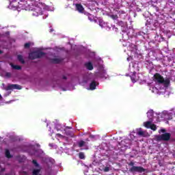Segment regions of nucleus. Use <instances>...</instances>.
Returning <instances> with one entry per match:
<instances>
[{"mask_svg":"<svg viewBox=\"0 0 175 175\" xmlns=\"http://www.w3.org/2000/svg\"><path fill=\"white\" fill-rule=\"evenodd\" d=\"M154 81L158 83V84H164V85L167 86L170 84V80L169 79H165L159 73H155L154 75Z\"/></svg>","mask_w":175,"mask_h":175,"instance_id":"1","label":"nucleus"},{"mask_svg":"<svg viewBox=\"0 0 175 175\" xmlns=\"http://www.w3.org/2000/svg\"><path fill=\"white\" fill-rule=\"evenodd\" d=\"M46 55V53L42 51H35L29 54V59H38Z\"/></svg>","mask_w":175,"mask_h":175,"instance_id":"2","label":"nucleus"},{"mask_svg":"<svg viewBox=\"0 0 175 175\" xmlns=\"http://www.w3.org/2000/svg\"><path fill=\"white\" fill-rule=\"evenodd\" d=\"M170 137H172V135L169 133H165L161 135L156 136V140L157 142H169Z\"/></svg>","mask_w":175,"mask_h":175,"instance_id":"3","label":"nucleus"},{"mask_svg":"<svg viewBox=\"0 0 175 175\" xmlns=\"http://www.w3.org/2000/svg\"><path fill=\"white\" fill-rule=\"evenodd\" d=\"M129 172L131 173H135V172L137 173H143L146 172V170L142 166H133L129 169Z\"/></svg>","mask_w":175,"mask_h":175,"instance_id":"4","label":"nucleus"},{"mask_svg":"<svg viewBox=\"0 0 175 175\" xmlns=\"http://www.w3.org/2000/svg\"><path fill=\"white\" fill-rule=\"evenodd\" d=\"M21 88H23V87H21L20 85L11 84L5 87L4 90H5V91H10V90H21Z\"/></svg>","mask_w":175,"mask_h":175,"instance_id":"5","label":"nucleus"},{"mask_svg":"<svg viewBox=\"0 0 175 175\" xmlns=\"http://www.w3.org/2000/svg\"><path fill=\"white\" fill-rule=\"evenodd\" d=\"M31 14L35 17L40 16V14H42V9L40 7L34 8L33 10H31Z\"/></svg>","mask_w":175,"mask_h":175,"instance_id":"6","label":"nucleus"},{"mask_svg":"<svg viewBox=\"0 0 175 175\" xmlns=\"http://www.w3.org/2000/svg\"><path fill=\"white\" fill-rule=\"evenodd\" d=\"M75 10L77 12H79V13H84V7H83V5L81 3H76L75 4Z\"/></svg>","mask_w":175,"mask_h":175,"instance_id":"7","label":"nucleus"},{"mask_svg":"<svg viewBox=\"0 0 175 175\" xmlns=\"http://www.w3.org/2000/svg\"><path fill=\"white\" fill-rule=\"evenodd\" d=\"M147 117L149 120H152L154 117V111L152 109H150L147 112Z\"/></svg>","mask_w":175,"mask_h":175,"instance_id":"8","label":"nucleus"},{"mask_svg":"<svg viewBox=\"0 0 175 175\" xmlns=\"http://www.w3.org/2000/svg\"><path fill=\"white\" fill-rule=\"evenodd\" d=\"M90 89L92 91H94V90H96V82L95 81H92L90 84Z\"/></svg>","mask_w":175,"mask_h":175,"instance_id":"9","label":"nucleus"},{"mask_svg":"<svg viewBox=\"0 0 175 175\" xmlns=\"http://www.w3.org/2000/svg\"><path fill=\"white\" fill-rule=\"evenodd\" d=\"M85 66L87 68L88 70H92L94 69V66L91 62L85 64Z\"/></svg>","mask_w":175,"mask_h":175,"instance_id":"10","label":"nucleus"},{"mask_svg":"<svg viewBox=\"0 0 175 175\" xmlns=\"http://www.w3.org/2000/svg\"><path fill=\"white\" fill-rule=\"evenodd\" d=\"M18 3V5H14V2H12L10 3V8H12V9H14V10H16V9H17V8H23V6H20V5H22L21 3Z\"/></svg>","mask_w":175,"mask_h":175,"instance_id":"11","label":"nucleus"},{"mask_svg":"<svg viewBox=\"0 0 175 175\" xmlns=\"http://www.w3.org/2000/svg\"><path fill=\"white\" fill-rule=\"evenodd\" d=\"M61 62H62V59H59V58L51 59L52 64H61Z\"/></svg>","mask_w":175,"mask_h":175,"instance_id":"12","label":"nucleus"},{"mask_svg":"<svg viewBox=\"0 0 175 175\" xmlns=\"http://www.w3.org/2000/svg\"><path fill=\"white\" fill-rule=\"evenodd\" d=\"M131 79L133 83H136V81H137V78L136 77V72H134L131 76Z\"/></svg>","mask_w":175,"mask_h":175,"instance_id":"13","label":"nucleus"},{"mask_svg":"<svg viewBox=\"0 0 175 175\" xmlns=\"http://www.w3.org/2000/svg\"><path fill=\"white\" fill-rule=\"evenodd\" d=\"M17 58L19 62L22 63L23 64H25V60H24V57H23V55H18L17 56Z\"/></svg>","mask_w":175,"mask_h":175,"instance_id":"14","label":"nucleus"},{"mask_svg":"<svg viewBox=\"0 0 175 175\" xmlns=\"http://www.w3.org/2000/svg\"><path fill=\"white\" fill-rule=\"evenodd\" d=\"M12 69H15V70H21V66L14 65L13 64H10Z\"/></svg>","mask_w":175,"mask_h":175,"instance_id":"15","label":"nucleus"},{"mask_svg":"<svg viewBox=\"0 0 175 175\" xmlns=\"http://www.w3.org/2000/svg\"><path fill=\"white\" fill-rule=\"evenodd\" d=\"M65 133L66 135V136H73V132H72V131H69L66 129H64Z\"/></svg>","mask_w":175,"mask_h":175,"instance_id":"16","label":"nucleus"},{"mask_svg":"<svg viewBox=\"0 0 175 175\" xmlns=\"http://www.w3.org/2000/svg\"><path fill=\"white\" fill-rule=\"evenodd\" d=\"M144 125L145 128H147L148 129H150L152 124H151V122L148 121V122H145L144 123Z\"/></svg>","mask_w":175,"mask_h":175,"instance_id":"17","label":"nucleus"},{"mask_svg":"<svg viewBox=\"0 0 175 175\" xmlns=\"http://www.w3.org/2000/svg\"><path fill=\"white\" fill-rule=\"evenodd\" d=\"M79 159H85V155L84 154V152H80L79 153Z\"/></svg>","mask_w":175,"mask_h":175,"instance_id":"18","label":"nucleus"},{"mask_svg":"<svg viewBox=\"0 0 175 175\" xmlns=\"http://www.w3.org/2000/svg\"><path fill=\"white\" fill-rule=\"evenodd\" d=\"M39 173H40V169H34L32 172L33 175H39Z\"/></svg>","mask_w":175,"mask_h":175,"instance_id":"19","label":"nucleus"},{"mask_svg":"<svg viewBox=\"0 0 175 175\" xmlns=\"http://www.w3.org/2000/svg\"><path fill=\"white\" fill-rule=\"evenodd\" d=\"M84 146H85V142L81 140L79 142H78V147L81 148L84 147Z\"/></svg>","mask_w":175,"mask_h":175,"instance_id":"20","label":"nucleus"},{"mask_svg":"<svg viewBox=\"0 0 175 175\" xmlns=\"http://www.w3.org/2000/svg\"><path fill=\"white\" fill-rule=\"evenodd\" d=\"M5 157L6 158H12V156L10 154V151L8 149L5 150Z\"/></svg>","mask_w":175,"mask_h":175,"instance_id":"21","label":"nucleus"},{"mask_svg":"<svg viewBox=\"0 0 175 175\" xmlns=\"http://www.w3.org/2000/svg\"><path fill=\"white\" fill-rule=\"evenodd\" d=\"M149 129H152V131H157V125L152 124Z\"/></svg>","mask_w":175,"mask_h":175,"instance_id":"22","label":"nucleus"},{"mask_svg":"<svg viewBox=\"0 0 175 175\" xmlns=\"http://www.w3.org/2000/svg\"><path fill=\"white\" fill-rule=\"evenodd\" d=\"M137 135L139 136H142V137H144V136H146L145 134H144V131H139L137 132Z\"/></svg>","mask_w":175,"mask_h":175,"instance_id":"23","label":"nucleus"},{"mask_svg":"<svg viewBox=\"0 0 175 175\" xmlns=\"http://www.w3.org/2000/svg\"><path fill=\"white\" fill-rule=\"evenodd\" d=\"M32 163H33L36 167H39V163H38V161L36 160H33Z\"/></svg>","mask_w":175,"mask_h":175,"instance_id":"24","label":"nucleus"},{"mask_svg":"<svg viewBox=\"0 0 175 175\" xmlns=\"http://www.w3.org/2000/svg\"><path fill=\"white\" fill-rule=\"evenodd\" d=\"M24 47L25 49H29V47H31V43L29 42L25 43L24 45Z\"/></svg>","mask_w":175,"mask_h":175,"instance_id":"25","label":"nucleus"},{"mask_svg":"<svg viewBox=\"0 0 175 175\" xmlns=\"http://www.w3.org/2000/svg\"><path fill=\"white\" fill-rule=\"evenodd\" d=\"M111 18L113 20H117V18H118V15H116V14H112V15H111Z\"/></svg>","mask_w":175,"mask_h":175,"instance_id":"26","label":"nucleus"},{"mask_svg":"<svg viewBox=\"0 0 175 175\" xmlns=\"http://www.w3.org/2000/svg\"><path fill=\"white\" fill-rule=\"evenodd\" d=\"M5 77H8V79H10V77H12V73L6 72L5 73Z\"/></svg>","mask_w":175,"mask_h":175,"instance_id":"27","label":"nucleus"},{"mask_svg":"<svg viewBox=\"0 0 175 175\" xmlns=\"http://www.w3.org/2000/svg\"><path fill=\"white\" fill-rule=\"evenodd\" d=\"M109 170H110V167H105L104 168V172H109Z\"/></svg>","mask_w":175,"mask_h":175,"instance_id":"28","label":"nucleus"},{"mask_svg":"<svg viewBox=\"0 0 175 175\" xmlns=\"http://www.w3.org/2000/svg\"><path fill=\"white\" fill-rule=\"evenodd\" d=\"M129 166H132V167H133V166H135V163L133 161H131L129 163Z\"/></svg>","mask_w":175,"mask_h":175,"instance_id":"29","label":"nucleus"},{"mask_svg":"<svg viewBox=\"0 0 175 175\" xmlns=\"http://www.w3.org/2000/svg\"><path fill=\"white\" fill-rule=\"evenodd\" d=\"M85 14L88 16L89 20L92 21V19H91V18H90V13L86 12Z\"/></svg>","mask_w":175,"mask_h":175,"instance_id":"30","label":"nucleus"},{"mask_svg":"<svg viewBox=\"0 0 175 175\" xmlns=\"http://www.w3.org/2000/svg\"><path fill=\"white\" fill-rule=\"evenodd\" d=\"M161 132H162L163 133H165V132H166V130L165 129H162L161 130Z\"/></svg>","mask_w":175,"mask_h":175,"instance_id":"31","label":"nucleus"},{"mask_svg":"<svg viewBox=\"0 0 175 175\" xmlns=\"http://www.w3.org/2000/svg\"><path fill=\"white\" fill-rule=\"evenodd\" d=\"M57 136H58V137H62V135L57 133L56 134Z\"/></svg>","mask_w":175,"mask_h":175,"instance_id":"32","label":"nucleus"},{"mask_svg":"<svg viewBox=\"0 0 175 175\" xmlns=\"http://www.w3.org/2000/svg\"><path fill=\"white\" fill-rule=\"evenodd\" d=\"M62 79H63L64 80H66V79H68V78L66 77V76L64 75L63 77H62Z\"/></svg>","mask_w":175,"mask_h":175,"instance_id":"33","label":"nucleus"},{"mask_svg":"<svg viewBox=\"0 0 175 175\" xmlns=\"http://www.w3.org/2000/svg\"><path fill=\"white\" fill-rule=\"evenodd\" d=\"M66 129H67V131H68V129H72V127H70V126H66Z\"/></svg>","mask_w":175,"mask_h":175,"instance_id":"34","label":"nucleus"},{"mask_svg":"<svg viewBox=\"0 0 175 175\" xmlns=\"http://www.w3.org/2000/svg\"><path fill=\"white\" fill-rule=\"evenodd\" d=\"M23 174H27V171H23Z\"/></svg>","mask_w":175,"mask_h":175,"instance_id":"35","label":"nucleus"},{"mask_svg":"<svg viewBox=\"0 0 175 175\" xmlns=\"http://www.w3.org/2000/svg\"><path fill=\"white\" fill-rule=\"evenodd\" d=\"M2 99V95L0 94V100Z\"/></svg>","mask_w":175,"mask_h":175,"instance_id":"36","label":"nucleus"},{"mask_svg":"<svg viewBox=\"0 0 175 175\" xmlns=\"http://www.w3.org/2000/svg\"><path fill=\"white\" fill-rule=\"evenodd\" d=\"M2 53H3V51H0V54H2Z\"/></svg>","mask_w":175,"mask_h":175,"instance_id":"37","label":"nucleus"},{"mask_svg":"<svg viewBox=\"0 0 175 175\" xmlns=\"http://www.w3.org/2000/svg\"><path fill=\"white\" fill-rule=\"evenodd\" d=\"M2 86H3V87H5V83H2Z\"/></svg>","mask_w":175,"mask_h":175,"instance_id":"38","label":"nucleus"}]
</instances>
